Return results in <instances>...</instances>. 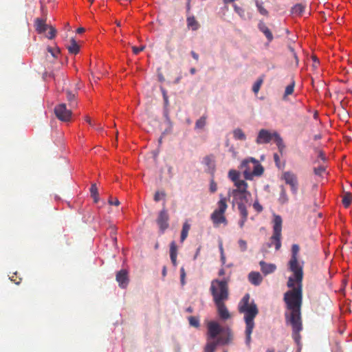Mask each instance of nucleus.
<instances>
[{
	"instance_id": "obj_1",
	"label": "nucleus",
	"mask_w": 352,
	"mask_h": 352,
	"mask_svg": "<svg viewBox=\"0 0 352 352\" xmlns=\"http://www.w3.org/2000/svg\"><path fill=\"white\" fill-rule=\"evenodd\" d=\"M284 300L286 303L285 313L286 323L292 326L294 340L298 343L300 340V331L302 330L300 307L302 294L300 289L289 290L285 294Z\"/></svg>"
},
{
	"instance_id": "obj_2",
	"label": "nucleus",
	"mask_w": 352,
	"mask_h": 352,
	"mask_svg": "<svg viewBox=\"0 0 352 352\" xmlns=\"http://www.w3.org/2000/svg\"><path fill=\"white\" fill-rule=\"evenodd\" d=\"M232 340V334L229 328L222 327L218 322L210 321L208 323V342L205 352H214L218 344H228Z\"/></svg>"
},
{
	"instance_id": "obj_3",
	"label": "nucleus",
	"mask_w": 352,
	"mask_h": 352,
	"mask_svg": "<svg viewBox=\"0 0 352 352\" xmlns=\"http://www.w3.org/2000/svg\"><path fill=\"white\" fill-rule=\"evenodd\" d=\"M238 309L239 313L243 314L245 323V343L249 346L251 342V334L255 325L254 320L258 314V309L254 301L250 300L249 294H246L240 300Z\"/></svg>"
},
{
	"instance_id": "obj_4",
	"label": "nucleus",
	"mask_w": 352,
	"mask_h": 352,
	"mask_svg": "<svg viewBox=\"0 0 352 352\" xmlns=\"http://www.w3.org/2000/svg\"><path fill=\"white\" fill-rule=\"evenodd\" d=\"M299 246L294 244L292 247V256L289 261V269L293 273L289 278L287 286L291 290L300 289L302 293V263L298 261Z\"/></svg>"
},
{
	"instance_id": "obj_5",
	"label": "nucleus",
	"mask_w": 352,
	"mask_h": 352,
	"mask_svg": "<svg viewBox=\"0 0 352 352\" xmlns=\"http://www.w3.org/2000/svg\"><path fill=\"white\" fill-rule=\"evenodd\" d=\"M228 177L236 186L235 189L229 191V196H232L233 200L245 199V201L248 202L252 195L247 190L248 184L244 180L239 179V173L235 170H230L228 172Z\"/></svg>"
},
{
	"instance_id": "obj_6",
	"label": "nucleus",
	"mask_w": 352,
	"mask_h": 352,
	"mask_svg": "<svg viewBox=\"0 0 352 352\" xmlns=\"http://www.w3.org/2000/svg\"><path fill=\"white\" fill-rule=\"evenodd\" d=\"M244 178L252 180L254 177H260L264 172V168L260 162L254 157H250L243 160L241 164Z\"/></svg>"
},
{
	"instance_id": "obj_7",
	"label": "nucleus",
	"mask_w": 352,
	"mask_h": 352,
	"mask_svg": "<svg viewBox=\"0 0 352 352\" xmlns=\"http://www.w3.org/2000/svg\"><path fill=\"white\" fill-rule=\"evenodd\" d=\"M210 291L214 302L225 301L228 298V286L225 280H212Z\"/></svg>"
},
{
	"instance_id": "obj_8",
	"label": "nucleus",
	"mask_w": 352,
	"mask_h": 352,
	"mask_svg": "<svg viewBox=\"0 0 352 352\" xmlns=\"http://www.w3.org/2000/svg\"><path fill=\"white\" fill-rule=\"evenodd\" d=\"M227 207L226 198L221 197L218 202V208L211 214V219L215 226H218L221 223L226 224L227 221L224 216V212Z\"/></svg>"
},
{
	"instance_id": "obj_9",
	"label": "nucleus",
	"mask_w": 352,
	"mask_h": 352,
	"mask_svg": "<svg viewBox=\"0 0 352 352\" xmlns=\"http://www.w3.org/2000/svg\"><path fill=\"white\" fill-rule=\"evenodd\" d=\"M274 226H273V235L271 238L272 241H274L275 248L278 250L281 245L280 237L282 230V219L279 215H274Z\"/></svg>"
},
{
	"instance_id": "obj_10",
	"label": "nucleus",
	"mask_w": 352,
	"mask_h": 352,
	"mask_svg": "<svg viewBox=\"0 0 352 352\" xmlns=\"http://www.w3.org/2000/svg\"><path fill=\"white\" fill-rule=\"evenodd\" d=\"M282 179L290 186L292 192L296 195L298 189L297 175L292 171H285L282 174Z\"/></svg>"
},
{
	"instance_id": "obj_11",
	"label": "nucleus",
	"mask_w": 352,
	"mask_h": 352,
	"mask_svg": "<svg viewBox=\"0 0 352 352\" xmlns=\"http://www.w3.org/2000/svg\"><path fill=\"white\" fill-rule=\"evenodd\" d=\"M233 202L237 205L238 209L240 212L241 219L239 221V226L241 228H242L244 226L248 215L245 204H248L250 206L251 199L248 202H246L245 199H234L233 200Z\"/></svg>"
},
{
	"instance_id": "obj_12",
	"label": "nucleus",
	"mask_w": 352,
	"mask_h": 352,
	"mask_svg": "<svg viewBox=\"0 0 352 352\" xmlns=\"http://www.w3.org/2000/svg\"><path fill=\"white\" fill-rule=\"evenodd\" d=\"M168 220L169 216L168 212L164 208L159 212L158 217L156 219V222L160 228L161 233H164V232L168 228Z\"/></svg>"
},
{
	"instance_id": "obj_13",
	"label": "nucleus",
	"mask_w": 352,
	"mask_h": 352,
	"mask_svg": "<svg viewBox=\"0 0 352 352\" xmlns=\"http://www.w3.org/2000/svg\"><path fill=\"white\" fill-rule=\"evenodd\" d=\"M56 117L61 121H69L72 116V111L66 108L65 104L58 105L54 109Z\"/></svg>"
},
{
	"instance_id": "obj_14",
	"label": "nucleus",
	"mask_w": 352,
	"mask_h": 352,
	"mask_svg": "<svg viewBox=\"0 0 352 352\" xmlns=\"http://www.w3.org/2000/svg\"><path fill=\"white\" fill-rule=\"evenodd\" d=\"M274 132L271 133L267 129H261L258 133V136L256 139V142L258 144H267L273 140Z\"/></svg>"
},
{
	"instance_id": "obj_15",
	"label": "nucleus",
	"mask_w": 352,
	"mask_h": 352,
	"mask_svg": "<svg viewBox=\"0 0 352 352\" xmlns=\"http://www.w3.org/2000/svg\"><path fill=\"white\" fill-rule=\"evenodd\" d=\"M116 280L119 286L126 288L129 284L128 272L126 270H121L116 274Z\"/></svg>"
},
{
	"instance_id": "obj_16",
	"label": "nucleus",
	"mask_w": 352,
	"mask_h": 352,
	"mask_svg": "<svg viewBox=\"0 0 352 352\" xmlns=\"http://www.w3.org/2000/svg\"><path fill=\"white\" fill-rule=\"evenodd\" d=\"M214 303L217 308L218 314L222 320H226L231 318V314L226 308L224 301L217 302Z\"/></svg>"
},
{
	"instance_id": "obj_17",
	"label": "nucleus",
	"mask_w": 352,
	"mask_h": 352,
	"mask_svg": "<svg viewBox=\"0 0 352 352\" xmlns=\"http://www.w3.org/2000/svg\"><path fill=\"white\" fill-rule=\"evenodd\" d=\"M258 28L265 36L269 43L274 39L272 32L263 21L258 22Z\"/></svg>"
},
{
	"instance_id": "obj_18",
	"label": "nucleus",
	"mask_w": 352,
	"mask_h": 352,
	"mask_svg": "<svg viewBox=\"0 0 352 352\" xmlns=\"http://www.w3.org/2000/svg\"><path fill=\"white\" fill-rule=\"evenodd\" d=\"M259 265L262 272L265 275L273 273L276 269V265L273 263H267L263 261H260Z\"/></svg>"
},
{
	"instance_id": "obj_19",
	"label": "nucleus",
	"mask_w": 352,
	"mask_h": 352,
	"mask_svg": "<svg viewBox=\"0 0 352 352\" xmlns=\"http://www.w3.org/2000/svg\"><path fill=\"white\" fill-rule=\"evenodd\" d=\"M248 279L252 285H259L263 280V277L259 272H252L248 275Z\"/></svg>"
},
{
	"instance_id": "obj_20",
	"label": "nucleus",
	"mask_w": 352,
	"mask_h": 352,
	"mask_svg": "<svg viewBox=\"0 0 352 352\" xmlns=\"http://www.w3.org/2000/svg\"><path fill=\"white\" fill-rule=\"evenodd\" d=\"M177 245L175 241L171 242L170 245V257L171 262L174 266H176L177 263Z\"/></svg>"
},
{
	"instance_id": "obj_21",
	"label": "nucleus",
	"mask_w": 352,
	"mask_h": 352,
	"mask_svg": "<svg viewBox=\"0 0 352 352\" xmlns=\"http://www.w3.org/2000/svg\"><path fill=\"white\" fill-rule=\"evenodd\" d=\"M233 8L234 11L238 14V15L241 17L243 20H247V19H251L252 16L250 14H248L246 16L245 10L239 6H238L236 4L233 5Z\"/></svg>"
},
{
	"instance_id": "obj_22",
	"label": "nucleus",
	"mask_w": 352,
	"mask_h": 352,
	"mask_svg": "<svg viewBox=\"0 0 352 352\" xmlns=\"http://www.w3.org/2000/svg\"><path fill=\"white\" fill-rule=\"evenodd\" d=\"M50 26H48L43 21L37 19L36 21V28L39 33H44L48 30Z\"/></svg>"
},
{
	"instance_id": "obj_23",
	"label": "nucleus",
	"mask_w": 352,
	"mask_h": 352,
	"mask_svg": "<svg viewBox=\"0 0 352 352\" xmlns=\"http://www.w3.org/2000/svg\"><path fill=\"white\" fill-rule=\"evenodd\" d=\"M233 137L235 140L244 141L246 140V135L242 129L237 128L233 131Z\"/></svg>"
},
{
	"instance_id": "obj_24",
	"label": "nucleus",
	"mask_w": 352,
	"mask_h": 352,
	"mask_svg": "<svg viewBox=\"0 0 352 352\" xmlns=\"http://www.w3.org/2000/svg\"><path fill=\"white\" fill-rule=\"evenodd\" d=\"M294 82H292L290 85H287L285 88V93L283 96V100L285 101L287 100V98L289 95H292L294 91Z\"/></svg>"
},
{
	"instance_id": "obj_25",
	"label": "nucleus",
	"mask_w": 352,
	"mask_h": 352,
	"mask_svg": "<svg viewBox=\"0 0 352 352\" xmlns=\"http://www.w3.org/2000/svg\"><path fill=\"white\" fill-rule=\"evenodd\" d=\"M187 25L192 30H197L199 28V23L194 16H189L187 18Z\"/></svg>"
},
{
	"instance_id": "obj_26",
	"label": "nucleus",
	"mask_w": 352,
	"mask_h": 352,
	"mask_svg": "<svg viewBox=\"0 0 352 352\" xmlns=\"http://www.w3.org/2000/svg\"><path fill=\"white\" fill-rule=\"evenodd\" d=\"M190 226L188 223L185 222L183 224L182 232H181V241L183 242L188 236V232L190 230Z\"/></svg>"
},
{
	"instance_id": "obj_27",
	"label": "nucleus",
	"mask_w": 352,
	"mask_h": 352,
	"mask_svg": "<svg viewBox=\"0 0 352 352\" xmlns=\"http://www.w3.org/2000/svg\"><path fill=\"white\" fill-rule=\"evenodd\" d=\"M274 137L273 140H274L275 143L276 144L278 149L281 151L285 148V145L283 144V139L279 135V134L276 132H274Z\"/></svg>"
},
{
	"instance_id": "obj_28",
	"label": "nucleus",
	"mask_w": 352,
	"mask_h": 352,
	"mask_svg": "<svg viewBox=\"0 0 352 352\" xmlns=\"http://www.w3.org/2000/svg\"><path fill=\"white\" fill-rule=\"evenodd\" d=\"M67 48L69 52L72 54H77L79 51V46L74 38L71 39V44Z\"/></svg>"
},
{
	"instance_id": "obj_29",
	"label": "nucleus",
	"mask_w": 352,
	"mask_h": 352,
	"mask_svg": "<svg viewBox=\"0 0 352 352\" xmlns=\"http://www.w3.org/2000/svg\"><path fill=\"white\" fill-rule=\"evenodd\" d=\"M263 82V78L262 77L258 78L252 86V91L254 94H257Z\"/></svg>"
},
{
	"instance_id": "obj_30",
	"label": "nucleus",
	"mask_w": 352,
	"mask_h": 352,
	"mask_svg": "<svg viewBox=\"0 0 352 352\" xmlns=\"http://www.w3.org/2000/svg\"><path fill=\"white\" fill-rule=\"evenodd\" d=\"M256 6L260 12V14L267 16L268 12L267 10L263 6V3L258 0H255Z\"/></svg>"
},
{
	"instance_id": "obj_31",
	"label": "nucleus",
	"mask_w": 352,
	"mask_h": 352,
	"mask_svg": "<svg viewBox=\"0 0 352 352\" xmlns=\"http://www.w3.org/2000/svg\"><path fill=\"white\" fill-rule=\"evenodd\" d=\"M278 201L281 204H285L287 203V201H288V197L287 195V193H286V191H285V189L284 188V187H281V191H280Z\"/></svg>"
},
{
	"instance_id": "obj_32",
	"label": "nucleus",
	"mask_w": 352,
	"mask_h": 352,
	"mask_svg": "<svg viewBox=\"0 0 352 352\" xmlns=\"http://www.w3.org/2000/svg\"><path fill=\"white\" fill-rule=\"evenodd\" d=\"M91 195L94 199V201L96 203L98 201V188L96 185V184H93L91 185V189H90Z\"/></svg>"
},
{
	"instance_id": "obj_33",
	"label": "nucleus",
	"mask_w": 352,
	"mask_h": 352,
	"mask_svg": "<svg viewBox=\"0 0 352 352\" xmlns=\"http://www.w3.org/2000/svg\"><path fill=\"white\" fill-rule=\"evenodd\" d=\"M352 201V195L349 192H346L342 199V203L345 207H348Z\"/></svg>"
},
{
	"instance_id": "obj_34",
	"label": "nucleus",
	"mask_w": 352,
	"mask_h": 352,
	"mask_svg": "<svg viewBox=\"0 0 352 352\" xmlns=\"http://www.w3.org/2000/svg\"><path fill=\"white\" fill-rule=\"evenodd\" d=\"M206 118L204 117H201L196 121L195 129H203L204 128V126H206Z\"/></svg>"
},
{
	"instance_id": "obj_35",
	"label": "nucleus",
	"mask_w": 352,
	"mask_h": 352,
	"mask_svg": "<svg viewBox=\"0 0 352 352\" xmlns=\"http://www.w3.org/2000/svg\"><path fill=\"white\" fill-rule=\"evenodd\" d=\"M303 11L304 7L301 4H296L292 9V13L298 15L300 14Z\"/></svg>"
},
{
	"instance_id": "obj_36",
	"label": "nucleus",
	"mask_w": 352,
	"mask_h": 352,
	"mask_svg": "<svg viewBox=\"0 0 352 352\" xmlns=\"http://www.w3.org/2000/svg\"><path fill=\"white\" fill-rule=\"evenodd\" d=\"M189 323L192 327H198L199 326V320L197 318L190 316L188 318Z\"/></svg>"
},
{
	"instance_id": "obj_37",
	"label": "nucleus",
	"mask_w": 352,
	"mask_h": 352,
	"mask_svg": "<svg viewBox=\"0 0 352 352\" xmlns=\"http://www.w3.org/2000/svg\"><path fill=\"white\" fill-rule=\"evenodd\" d=\"M161 91H162V93L163 95V98H164V107H168V106L169 104V101H168V98L167 96L166 91L163 88H161Z\"/></svg>"
},
{
	"instance_id": "obj_38",
	"label": "nucleus",
	"mask_w": 352,
	"mask_h": 352,
	"mask_svg": "<svg viewBox=\"0 0 352 352\" xmlns=\"http://www.w3.org/2000/svg\"><path fill=\"white\" fill-rule=\"evenodd\" d=\"M239 246L240 248L241 251L245 252L247 250V243L243 239H239L238 241Z\"/></svg>"
},
{
	"instance_id": "obj_39",
	"label": "nucleus",
	"mask_w": 352,
	"mask_h": 352,
	"mask_svg": "<svg viewBox=\"0 0 352 352\" xmlns=\"http://www.w3.org/2000/svg\"><path fill=\"white\" fill-rule=\"evenodd\" d=\"M48 30H49V32H48V34H47V36L49 38L52 39L55 36L56 31L55 28L52 26H50Z\"/></svg>"
},
{
	"instance_id": "obj_40",
	"label": "nucleus",
	"mask_w": 352,
	"mask_h": 352,
	"mask_svg": "<svg viewBox=\"0 0 352 352\" xmlns=\"http://www.w3.org/2000/svg\"><path fill=\"white\" fill-rule=\"evenodd\" d=\"M165 197L164 192H156L154 195V200L155 201H159L162 198H164Z\"/></svg>"
},
{
	"instance_id": "obj_41",
	"label": "nucleus",
	"mask_w": 352,
	"mask_h": 352,
	"mask_svg": "<svg viewBox=\"0 0 352 352\" xmlns=\"http://www.w3.org/2000/svg\"><path fill=\"white\" fill-rule=\"evenodd\" d=\"M253 208L254 209L258 212H260L263 210V207L262 206L258 203V201H255L253 204Z\"/></svg>"
},
{
	"instance_id": "obj_42",
	"label": "nucleus",
	"mask_w": 352,
	"mask_h": 352,
	"mask_svg": "<svg viewBox=\"0 0 352 352\" xmlns=\"http://www.w3.org/2000/svg\"><path fill=\"white\" fill-rule=\"evenodd\" d=\"M325 168L324 166H319L314 168V173L317 175H322L324 173Z\"/></svg>"
},
{
	"instance_id": "obj_43",
	"label": "nucleus",
	"mask_w": 352,
	"mask_h": 352,
	"mask_svg": "<svg viewBox=\"0 0 352 352\" xmlns=\"http://www.w3.org/2000/svg\"><path fill=\"white\" fill-rule=\"evenodd\" d=\"M145 48V46L144 45H142L141 47H132V50H133V52L135 54H138L139 52L143 51Z\"/></svg>"
},
{
	"instance_id": "obj_44",
	"label": "nucleus",
	"mask_w": 352,
	"mask_h": 352,
	"mask_svg": "<svg viewBox=\"0 0 352 352\" xmlns=\"http://www.w3.org/2000/svg\"><path fill=\"white\" fill-rule=\"evenodd\" d=\"M217 184L213 180H212L210 182V190L212 192H214L217 190Z\"/></svg>"
},
{
	"instance_id": "obj_45",
	"label": "nucleus",
	"mask_w": 352,
	"mask_h": 352,
	"mask_svg": "<svg viewBox=\"0 0 352 352\" xmlns=\"http://www.w3.org/2000/svg\"><path fill=\"white\" fill-rule=\"evenodd\" d=\"M164 117H165V118H166V120L169 124H171V122H170V118H169V116H168V107H164Z\"/></svg>"
},
{
	"instance_id": "obj_46",
	"label": "nucleus",
	"mask_w": 352,
	"mask_h": 352,
	"mask_svg": "<svg viewBox=\"0 0 352 352\" xmlns=\"http://www.w3.org/2000/svg\"><path fill=\"white\" fill-rule=\"evenodd\" d=\"M109 204L111 205L118 206L120 204V201L116 198L114 200H113L111 198H110L109 199Z\"/></svg>"
},
{
	"instance_id": "obj_47",
	"label": "nucleus",
	"mask_w": 352,
	"mask_h": 352,
	"mask_svg": "<svg viewBox=\"0 0 352 352\" xmlns=\"http://www.w3.org/2000/svg\"><path fill=\"white\" fill-rule=\"evenodd\" d=\"M74 98H75V95L74 94H72L69 91L67 92V99H68V100L72 101L73 99H74Z\"/></svg>"
},
{
	"instance_id": "obj_48",
	"label": "nucleus",
	"mask_w": 352,
	"mask_h": 352,
	"mask_svg": "<svg viewBox=\"0 0 352 352\" xmlns=\"http://www.w3.org/2000/svg\"><path fill=\"white\" fill-rule=\"evenodd\" d=\"M185 278H186V275L180 274V279H181V284H182V285H184L185 283H186Z\"/></svg>"
},
{
	"instance_id": "obj_49",
	"label": "nucleus",
	"mask_w": 352,
	"mask_h": 352,
	"mask_svg": "<svg viewBox=\"0 0 352 352\" xmlns=\"http://www.w3.org/2000/svg\"><path fill=\"white\" fill-rule=\"evenodd\" d=\"M190 54L194 59H195L196 60H198L199 55L196 52H195L194 51H192Z\"/></svg>"
},
{
	"instance_id": "obj_50",
	"label": "nucleus",
	"mask_w": 352,
	"mask_h": 352,
	"mask_svg": "<svg viewBox=\"0 0 352 352\" xmlns=\"http://www.w3.org/2000/svg\"><path fill=\"white\" fill-rule=\"evenodd\" d=\"M221 261L223 265L226 263V256L224 253L221 254Z\"/></svg>"
},
{
	"instance_id": "obj_51",
	"label": "nucleus",
	"mask_w": 352,
	"mask_h": 352,
	"mask_svg": "<svg viewBox=\"0 0 352 352\" xmlns=\"http://www.w3.org/2000/svg\"><path fill=\"white\" fill-rule=\"evenodd\" d=\"M219 248L220 254L224 253L223 244H222L221 241L219 242Z\"/></svg>"
},
{
	"instance_id": "obj_52",
	"label": "nucleus",
	"mask_w": 352,
	"mask_h": 352,
	"mask_svg": "<svg viewBox=\"0 0 352 352\" xmlns=\"http://www.w3.org/2000/svg\"><path fill=\"white\" fill-rule=\"evenodd\" d=\"M85 32V29L83 28H79L77 29V33L80 34Z\"/></svg>"
},
{
	"instance_id": "obj_53",
	"label": "nucleus",
	"mask_w": 352,
	"mask_h": 352,
	"mask_svg": "<svg viewBox=\"0 0 352 352\" xmlns=\"http://www.w3.org/2000/svg\"><path fill=\"white\" fill-rule=\"evenodd\" d=\"M229 151L231 152L234 155H235L236 153L234 148L232 146L229 148Z\"/></svg>"
},
{
	"instance_id": "obj_54",
	"label": "nucleus",
	"mask_w": 352,
	"mask_h": 352,
	"mask_svg": "<svg viewBox=\"0 0 352 352\" xmlns=\"http://www.w3.org/2000/svg\"><path fill=\"white\" fill-rule=\"evenodd\" d=\"M162 274L163 276H166V267H163Z\"/></svg>"
},
{
	"instance_id": "obj_55",
	"label": "nucleus",
	"mask_w": 352,
	"mask_h": 352,
	"mask_svg": "<svg viewBox=\"0 0 352 352\" xmlns=\"http://www.w3.org/2000/svg\"><path fill=\"white\" fill-rule=\"evenodd\" d=\"M85 120H86V122H87V123H89L90 125H91V124H91V118H89V117H86V118H85Z\"/></svg>"
},
{
	"instance_id": "obj_56",
	"label": "nucleus",
	"mask_w": 352,
	"mask_h": 352,
	"mask_svg": "<svg viewBox=\"0 0 352 352\" xmlns=\"http://www.w3.org/2000/svg\"><path fill=\"white\" fill-rule=\"evenodd\" d=\"M199 251H200V248H198V249L197 250V252H196L195 255V256H194V259H196V258H197V257L198 256V255H199Z\"/></svg>"
},
{
	"instance_id": "obj_57",
	"label": "nucleus",
	"mask_w": 352,
	"mask_h": 352,
	"mask_svg": "<svg viewBox=\"0 0 352 352\" xmlns=\"http://www.w3.org/2000/svg\"><path fill=\"white\" fill-rule=\"evenodd\" d=\"M319 157L321 158V160H324V155L322 152L319 153Z\"/></svg>"
},
{
	"instance_id": "obj_58",
	"label": "nucleus",
	"mask_w": 352,
	"mask_h": 352,
	"mask_svg": "<svg viewBox=\"0 0 352 352\" xmlns=\"http://www.w3.org/2000/svg\"><path fill=\"white\" fill-rule=\"evenodd\" d=\"M313 60H314V66L316 67V63H318V60L316 57H314Z\"/></svg>"
},
{
	"instance_id": "obj_59",
	"label": "nucleus",
	"mask_w": 352,
	"mask_h": 352,
	"mask_svg": "<svg viewBox=\"0 0 352 352\" xmlns=\"http://www.w3.org/2000/svg\"><path fill=\"white\" fill-rule=\"evenodd\" d=\"M180 274L186 275L185 270L183 267L180 269Z\"/></svg>"
},
{
	"instance_id": "obj_60",
	"label": "nucleus",
	"mask_w": 352,
	"mask_h": 352,
	"mask_svg": "<svg viewBox=\"0 0 352 352\" xmlns=\"http://www.w3.org/2000/svg\"><path fill=\"white\" fill-rule=\"evenodd\" d=\"M274 158L275 162H278L279 160V157L277 154H274Z\"/></svg>"
},
{
	"instance_id": "obj_61",
	"label": "nucleus",
	"mask_w": 352,
	"mask_h": 352,
	"mask_svg": "<svg viewBox=\"0 0 352 352\" xmlns=\"http://www.w3.org/2000/svg\"><path fill=\"white\" fill-rule=\"evenodd\" d=\"M190 72L191 74H195L196 72V69L195 68H191Z\"/></svg>"
},
{
	"instance_id": "obj_62",
	"label": "nucleus",
	"mask_w": 352,
	"mask_h": 352,
	"mask_svg": "<svg viewBox=\"0 0 352 352\" xmlns=\"http://www.w3.org/2000/svg\"><path fill=\"white\" fill-rule=\"evenodd\" d=\"M224 274H225V272H224V270H223V269H222V270H221L219 271V274L220 276H223Z\"/></svg>"
},
{
	"instance_id": "obj_63",
	"label": "nucleus",
	"mask_w": 352,
	"mask_h": 352,
	"mask_svg": "<svg viewBox=\"0 0 352 352\" xmlns=\"http://www.w3.org/2000/svg\"><path fill=\"white\" fill-rule=\"evenodd\" d=\"M180 79H181V77H178V78H177L175 79V83H176V84H177V83H179V81H180Z\"/></svg>"
},
{
	"instance_id": "obj_64",
	"label": "nucleus",
	"mask_w": 352,
	"mask_h": 352,
	"mask_svg": "<svg viewBox=\"0 0 352 352\" xmlns=\"http://www.w3.org/2000/svg\"><path fill=\"white\" fill-rule=\"evenodd\" d=\"M235 0H223L225 3H230V2H233Z\"/></svg>"
}]
</instances>
